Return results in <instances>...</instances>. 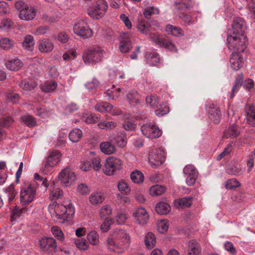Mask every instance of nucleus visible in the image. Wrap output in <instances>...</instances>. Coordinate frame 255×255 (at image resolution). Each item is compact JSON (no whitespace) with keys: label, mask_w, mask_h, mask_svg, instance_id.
I'll return each instance as SVG.
<instances>
[{"label":"nucleus","mask_w":255,"mask_h":255,"mask_svg":"<svg viewBox=\"0 0 255 255\" xmlns=\"http://www.w3.org/2000/svg\"><path fill=\"white\" fill-rule=\"evenodd\" d=\"M231 68L235 71L239 70L244 65V59L241 53L233 52L230 56Z\"/></svg>","instance_id":"nucleus-14"},{"label":"nucleus","mask_w":255,"mask_h":255,"mask_svg":"<svg viewBox=\"0 0 255 255\" xmlns=\"http://www.w3.org/2000/svg\"><path fill=\"white\" fill-rule=\"evenodd\" d=\"M159 13V9L158 8L153 6H148L145 8L143 11L144 18H149L153 14H157Z\"/></svg>","instance_id":"nucleus-44"},{"label":"nucleus","mask_w":255,"mask_h":255,"mask_svg":"<svg viewBox=\"0 0 255 255\" xmlns=\"http://www.w3.org/2000/svg\"><path fill=\"white\" fill-rule=\"evenodd\" d=\"M101 151L104 154L110 155L116 152V148L113 144L110 141H103L100 144Z\"/></svg>","instance_id":"nucleus-24"},{"label":"nucleus","mask_w":255,"mask_h":255,"mask_svg":"<svg viewBox=\"0 0 255 255\" xmlns=\"http://www.w3.org/2000/svg\"><path fill=\"white\" fill-rule=\"evenodd\" d=\"M131 180L135 183L139 184L143 181V174L139 170L133 171L130 174Z\"/></svg>","instance_id":"nucleus-39"},{"label":"nucleus","mask_w":255,"mask_h":255,"mask_svg":"<svg viewBox=\"0 0 255 255\" xmlns=\"http://www.w3.org/2000/svg\"><path fill=\"white\" fill-rule=\"evenodd\" d=\"M61 157V154L58 150L49 151L47 153V157L44 159L42 163L43 172L51 170L60 161Z\"/></svg>","instance_id":"nucleus-6"},{"label":"nucleus","mask_w":255,"mask_h":255,"mask_svg":"<svg viewBox=\"0 0 255 255\" xmlns=\"http://www.w3.org/2000/svg\"><path fill=\"white\" fill-rule=\"evenodd\" d=\"M73 31L75 34L83 38L90 37L93 33L92 30L88 26L85 20L77 19L73 26Z\"/></svg>","instance_id":"nucleus-7"},{"label":"nucleus","mask_w":255,"mask_h":255,"mask_svg":"<svg viewBox=\"0 0 255 255\" xmlns=\"http://www.w3.org/2000/svg\"><path fill=\"white\" fill-rule=\"evenodd\" d=\"M14 45L13 41L7 37L1 38L0 39V48L3 50L11 48Z\"/></svg>","instance_id":"nucleus-40"},{"label":"nucleus","mask_w":255,"mask_h":255,"mask_svg":"<svg viewBox=\"0 0 255 255\" xmlns=\"http://www.w3.org/2000/svg\"><path fill=\"white\" fill-rule=\"evenodd\" d=\"M174 5L177 10L184 11L192 6V2L191 0H176Z\"/></svg>","instance_id":"nucleus-26"},{"label":"nucleus","mask_w":255,"mask_h":255,"mask_svg":"<svg viewBox=\"0 0 255 255\" xmlns=\"http://www.w3.org/2000/svg\"><path fill=\"white\" fill-rule=\"evenodd\" d=\"M5 65L8 70L16 71L20 69L23 64L20 59L17 58H14L7 60Z\"/></svg>","instance_id":"nucleus-21"},{"label":"nucleus","mask_w":255,"mask_h":255,"mask_svg":"<svg viewBox=\"0 0 255 255\" xmlns=\"http://www.w3.org/2000/svg\"><path fill=\"white\" fill-rule=\"evenodd\" d=\"M41 249L44 252H52L57 247L56 240L53 238H43L39 240Z\"/></svg>","instance_id":"nucleus-12"},{"label":"nucleus","mask_w":255,"mask_h":255,"mask_svg":"<svg viewBox=\"0 0 255 255\" xmlns=\"http://www.w3.org/2000/svg\"><path fill=\"white\" fill-rule=\"evenodd\" d=\"M130 116L129 114H122V119L126 121L123 128H135L136 126V125L130 121Z\"/></svg>","instance_id":"nucleus-60"},{"label":"nucleus","mask_w":255,"mask_h":255,"mask_svg":"<svg viewBox=\"0 0 255 255\" xmlns=\"http://www.w3.org/2000/svg\"><path fill=\"white\" fill-rule=\"evenodd\" d=\"M89 200L92 205L100 204L104 200V195L101 192H93L89 196Z\"/></svg>","instance_id":"nucleus-28"},{"label":"nucleus","mask_w":255,"mask_h":255,"mask_svg":"<svg viewBox=\"0 0 255 255\" xmlns=\"http://www.w3.org/2000/svg\"><path fill=\"white\" fill-rule=\"evenodd\" d=\"M36 185L34 182L24 183L21 187L20 203L22 205H26L31 203L36 195Z\"/></svg>","instance_id":"nucleus-3"},{"label":"nucleus","mask_w":255,"mask_h":255,"mask_svg":"<svg viewBox=\"0 0 255 255\" xmlns=\"http://www.w3.org/2000/svg\"><path fill=\"white\" fill-rule=\"evenodd\" d=\"M145 56L148 59V62L151 65L154 66L159 62V56L156 52L147 53Z\"/></svg>","instance_id":"nucleus-42"},{"label":"nucleus","mask_w":255,"mask_h":255,"mask_svg":"<svg viewBox=\"0 0 255 255\" xmlns=\"http://www.w3.org/2000/svg\"><path fill=\"white\" fill-rule=\"evenodd\" d=\"M37 10L33 7L26 6L21 9L19 17L20 19L25 20L33 19L36 15Z\"/></svg>","instance_id":"nucleus-17"},{"label":"nucleus","mask_w":255,"mask_h":255,"mask_svg":"<svg viewBox=\"0 0 255 255\" xmlns=\"http://www.w3.org/2000/svg\"><path fill=\"white\" fill-rule=\"evenodd\" d=\"M130 238L123 230L115 229L111 232L106 240V245L110 251L122 253L129 245Z\"/></svg>","instance_id":"nucleus-1"},{"label":"nucleus","mask_w":255,"mask_h":255,"mask_svg":"<svg viewBox=\"0 0 255 255\" xmlns=\"http://www.w3.org/2000/svg\"><path fill=\"white\" fill-rule=\"evenodd\" d=\"M170 206L166 202H160L158 203L155 207V211L160 215H166L170 211Z\"/></svg>","instance_id":"nucleus-27"},{"label":"nucleus","mask_w":255,"mask_h":255,"mask_svg":"<svg viewBox=\"0 0 255 255\" xmlns=\"http://www.w3.org/2000/svg\"><path fill=\"white\" fill-rule=\"evenodd\" d=\"M21 121L29 128H33L36 126L35 119L30 115H25L21 117Z\"/></svg>","instance_id":"nucleus-38"},{"label":"nucleus","mask_w":255,"mask_h":255,"mask_svg":"<svg viewBox=\"0 0 255 255\" xmlns=\"http://www.w3.org/2000/svg\"><path fill=\"white\" fill-rule=\"evenodd\" d=\"M118 190L122 194L128 195L130 192V188L125 180H121L117 185Z\"/></svg>","instance_id":"nucleus-43"},{"label":"nucleus","mask_w":255,"mask_h":255,"mask_svg":"<svg viewBox=\"0 0 255 255\" xmlns=\"http://www.w3.org/2000/svg\"><path fill=\"white\" fill-rule=\"evenodd\" d=\"M36 83L32 79H26L21 81L19 87L25 90H31L36 86Z\"/></svg>","instance_id":"nucleus-36"},{"label":"nucleus","mask_w":255,"mask_h":255,"mask_svg":"<svg viewBox=\"0 0 255 255\" xmlns=\"http://www.w3.org/2000/svg\"><path fill=\"white\" fill-rule=\"evenodd\" d=\"M208 117L214 124H218L221 121V112L214 105H210L207 109Z\"/></svg>","instance_id":"nucleus-16"},{"label":"nucleus","mask_w":255,"mask_h":255,"mask_svg":"<svg viewBox=\"0 0 255 255\" xmlns=\"http://www.w3.org/2000/svg\"><path fill=\"white\" fill-rule=\"evenodd\" d=\"M165 30L175 36H181L184 35V31L181 28L171 24H167L165 26Z\"/></svg>","instance_id":"nucleus-30"},{"label":"nucleus","mask_w":255,"mask_h":255,"mask_svg":"<svg viewBox=\"0 0 255 255\" xmlns=\"http://www.w3.org/2000/svg\"><path fill=\"white\" fill-rule=\"evenodd\" d=\"M201 253V248L200 244L195 240L190 241L188 243V255H200Z\"/></svg>","instance_id":"nucleus-19"},{"label":"nucleus","mask_w":255,"mask_h":255,"mask_svg":"<svg viewBox=\"0 0 255 255\" xmlns=\"http://www.w3.org/2000/svg\"><path fill=\"white\" fill-rule=\"evenodd\" d=\"M51 232L53 235L60 241H63L64 239V234L61 229L57 226H54L51 228Z\"/></svg>","instance_id":"nucleus-54"},{"label":"nucleus","mask_w":255,"mask_h":255,"mask_svg":"<svg viewBox=\"0 0 255 255\" xmlns=\"http://www.w3.org/2000/svg\"><path fill=\"white\" fill-rule=\"evenodd\" d=\"M165 191L164 187L155 185L150 187L149 190L150 195L151 196H159L163 194Z\"/></svg>","instance_id":"nucleus-41"},{"label":"nucleus","mask_w":255,"mask_h":255,"mask_svg":"<svg viewBox=\"0 0 255 255\" xmlns=\"http://www.w3.org/2000/svg\"><path fill=\"white\" fill-rule=\"evenodd\" d=\"M247 123L252 127H255V107L250 104L247 105L244 109Z\"/></svg>","instance_id":"nucleus-18"},{"label":"nucleus","mask_w":255,"mask_h":255,"mask_svg":"<svg viewBox=\"0 0 255 255\" xmlns=\"http://www.w3.org/2000/svg\"><path fill=\"white\" fill-rule=\"evenodd\" d=\"M113 224V221L112 219H105V221L101 225L100 229L102 232L106 233L108 232L111 225Z\"/></svg>","instance_id":"nucleus-64"},{"label":"nucleus","mask_w":255,"mask_h":255,"mask_svg":"<svg viewBox=\"0 0 255 255\" xmlns=\"http://www.w3.org/2000/svg\"><path fill=\"white\" fill-rule=\"evenodd\" d=\"M149 38L150 41L159 45L160 46H161V45L162 43V42L164 39V38L159 36L156 33H150L149 34Z\"/></svg>","instance_id":"nucleus-56"},{"label":"nucleus","mask_w":255,"mask_h":255,"mask_svg":"<svg viewBox=\"0 0 255 255\" xmlns=\"http://www.w3.org/2000/svg\"><path fill=\"white\" fill-rule=\"evenodd\" d=\"M134 221L140 225L146 224L149 219V215L146 210L142 207L137 208L132 212Z\"/></svg>","instance_id":"nucleus-11"},{"label":"nucleus","mask_w":255,"mask_h":255,"mask_svg":"<svg viewBox=\"0 0 255 255\" xmlns=\"http://www.w3.org/2000/svg\"><path fill=\"white\" fill-rule=\"evenodd\" d=\"M59 177L61 184L66 187L70 186L76 179L75 173L68 167L61 171Z\"/></svg>","instance_id":"nucleus-10"},{"label":"nucleus","mask_w":255,"mask_h":255,"mask_svg":"<svg viewBox=\"0 0 255 255\" xmlns=\"http://www.w3.org/2000/svg\"><path fill=\"white\" fill-rule=\"evenodd\" d=\"M126 36V35H125ZM132 48V44L129 38L124 37L122 38L119 43V50L122 53H128Z\"/></svg>","instance_id":"nucleus-22"},{"label":"nucleus","mask_w":255,"mask_h":255,"mask_svg":"<svg viewBox=\"0 0 255 255\" xmlns=\"http://www.w3.org/2000/svg\"><path fill=\"white\" fill-rule=\"evenodd\" d=\"M14 121L10 117H6L0 119V128H9L12 126Z\"/></svg>","instance_id":"nucleus-50"},{"label":"nucleus","mask_w":255,"mask_h":255,"mask_svg":"<svg viewBox=\"0 0 255 255\" xmlns=\"http://www.w3.org/2000/svg\"><path fill=\"white\" fill-rule=\"evenodd\" d=\"M5 98L7 102L16 104L19 102V96L17 93L9 92L5 94Z\"/></svg>","instance_id":"nucleus-52"},{"label":"nucleus","mask_w":255,"mask_h":255,"mask_svg":"<svg viewBox=\"0 0 255 255\" xmlns=\"http://www.w3.org/2000/svg\"><path fill=\"white\" fill-rule=\"evenodd\" d=\"M127 97L129 103L132 106H135L139 103V96L136 92H129Z\"/></svg>","instance_id":"nucleus-47"},{"label":"nucleus","mask_w":255,"mask_h":255,"mask_svg":"<svg viewBox=\"0 0 255 255\" xmlns=\"http://www.w3.org/2000/svg\"><path fill=\"white\" fill-rule=\"evenodd\" d=\"M82 135V131L80 128H73L69 134V138L71 141L76 142L80 140Z\"/></svg>","instance_id":"nucleus-35"},{"label":"nucleus","mask_w":255,"mask_h":255,"mask_svg":"<svg viewBox=\"0 0 255 255\" xmlns=\"http://www.w3.org/2000/svg\"><path fill=\"white\" fill-rule=\"evenodd\" d=\"M165 152L161 148H154L150 152L148 161L153 167L161 165L165 160Z\"/></svg>","instance_id":"nucleus-8"},{"label":"nucleus","mask_w":255,"mask_h":255,"mask_svg":"<svg viewBox=\"0 0 255 255\" xmlns=\"http://www.w3.org/2000/svg\"><path fill=\"white\" fill-rule=\"evenodd\" d=\"M34 44L33 37L30 35H26L22 43L23 47L26 50L32 51Z\"/></svg>","instance_id":"nucleus-33"},{"label":"nucleus","mask_w":255,"mask_h":255,"mask_svg":"<svg viewBox=\"0 0 255 255\" xmlns=\"http://www.w3.org/2000/svg\"><path fill=\"white\" fill-rule=\"evenodd\" d=\"M192 197H187L181 198L179 201V205L182 207H189L192 202Z\"/></svg>","instance_id":"nucleus-63"},{"label":"nucleus","mask_w":255,"mask_h":255,"mask_svg":"<svg viewBox=\"0 0 255 255\" xmlns=\"http://www.w3.org/2000/svg\"><path fill=\"white\" fill-rule=\"evenodd\" d=\"M161 47H164L166 49L172 52L177 51V49L174 44L171 41L165 38L162 42Z\"/></svg>","instance_id":"nucleus-61"},{"label":"nucleus","mask_w":255,"mask_h":255,"mask_svg":"<svg viewBox=\"0 0 255 255\" xmlns=\"http://www.w3.org/2000/svg\"><path fill=\"white\" fill-rule=\"evenodd\" d=\"M112 108L113 106L107 102H100L95 106V110L100 113L109 112Z\"/></svg>","instance_id":"nucleus-31"},{"label":"nucleus","mask_w":255,"mask_h":255,"mask_svg":"<svg viewBox=\"0 0 255 255\" xmlns=\"http://www.w3.org/2000/svg\"><path fill=\"white\" fill-rule=\"evenodd\" d=\"M103 50L99 47H94L86 51L82 56L86 64H94L99 62L103 57Z\"/></svg>","instance_id":"nucleus-5"},{"label":"nucleus","mask_w":255,"mask_h":255,"mask_svg":"<svg viewBox=\"0 0 255 255\" xmlns=\"http://www.w3.org/2000/svg\"><path fill=\"white\" fill-rule=\"evenodd\" d=\"M156 108L157 109L155 111V114L158 117L163 116L169 112V108L165 104L160 105Z\"/></svg>","instance_id":"nucleus-45"},{"label":"nucleus","mask_w":255,"mask_h":255,"mask_svg":"<svg viewBox=\"0 0 255 255\" xmlns=\"http://www.w3.org/2000/svg\"><path fill=\"white\" fill-rule=\"evenodd\" d=\"M5 191L7 194L9 203H13L17 193L15 190L14 189V185L13 184L10 185L7 188H6Z\"/></svg>","instance_id":"nucleus-46"},{"label":"nucleus","mask_w":255,"mask_h":255,"mask_svg":"<svg viewBox=\"0 0 255 255\" xmlns=\"http://www.w3.org/2000/svg\"><path fill=\"white\" fill-rule=\"evenodd\" d=\"M76 246L80 250H86L88 248V243L85 240L78 239L75 241Z\"/></svg>","instance_id":"nucleus-62"},{"label":"nucleus","mask_w":255,"mask_h":255,"mask_svg":"<svg viewBox=\"0 0 255 255\" xmlns=\"http://www.w3.org/2000/svg\"><path fill=\"white\" fill-rule=\"evenodd\" d=\"M126 138V133L125 131H122L119 133L116 137H114V140L119 146L124 147L127 144Z\"/></svg>","instance_id":"nucleus-37"},{"label":"nucleus","mask_w":255,"mask_h":255,"mask_svg":"<svg viewBox=\"0 0 255 255\" xmlns=\"http://www.w3.org/2000/svg\"><path fill=\"white\" fill-rule=\"evenodd\" d=\"M122 165V161L119 158L110 157L107 158L105 164V173L107 175H112L116 170H120Z\"/></svg>","instance_id":"nucleus-9"},{"label":"nucleus","mask_w":255,"mask_h":255,"mask_svg":"<svg viewBox=\"0 0 255 255\" xmlns=\"http://www.w3.org/2000/svg\"><path fill=\"white\" fill-rule=\"evenodd\" d=\"M39 50L42 53L51 52L54 48V44L48 39H43L39 41L38 44Z\"/></svg>","instance_id":"nucleus-20"},{"label":"nucleus","mask_w":255,"mask_h":255,"mask_svg":"<svg viewBox=\"0 0 255 255\" xmlns=\"http://www.w3.org/2000/svg\"><path fill=\"white\" fill-rule=\"evenodd\" d=\"M157 227L158 232L160 233H164L168 229L167 221L166 220H161L158 222Z\"/></svg>","instance_id":"nucleus-59"},{"label":"nucleus","mask_w":255,"mask_h":255,"mask_svg":"<svg viewBox=\"0 0 255 255\" xmlns=\"http://www.w3.org/2000/svg\"><path fill=\"white\" fill-rule=\"evenodd\" d=\"M241 186L239 182L235 178L229 179L225 183V187L227 189H233Z\"/></svg>","instance_id":"nucleus-53"},{"label":"nucleus","mask_w":255,"mask_h":255,"mask_svg":"<svg viewBox=\"0 0 255 255\" xmlns=\"http://www.w3.org/2000/svg\"><path fill=\"white\" fill-rule=\"evenodd\" d=\"M183 173L186 175H191L192 174H198L197 169L191 164L187 165L183 169Z\"/></svg>","instance_id":"nucleus-58"},{"label":"nucleus","mask_w":255,"mask_h":255,"mask_svg":"<svg viewBox=\"0 0 255 255\" xmlns=\"http://www.w3.org/2000/svg\"><path fill=\"white\" fill-rule=\"evenodd\" d=\"M66 206L67 203H64V204H59L55 207V214L56 217L59 219L66 218L65 213H66Z\"/></svg>","instance_id":"nucleus-32"},{"label":"nucleus","mask_w":255,"mask_h":255,"mask_svg":"<svg viewBox=\"0 0 255 255\" xmlns=\"http://www.w3.org/2000/svg\"><path fill=\"white\" fill-rule=\"evenodd\" d=\"M246 25L244 20L241 17L234 18L232 24L233 34L245 35Z\"/></svg>","instance_id":"nucleus-13"},{"label":"nucleus","mask_w":255,"mask_h":255,"mask_svg":"<svg viewBox=\"0 0 255 255\" xmlns=\"http://www.w3.org/2000/svg\"><path fill=\"white\" fill-rule=\"evenodd\" d=\"M227 40L228 48L233 50V52H244L248 43L247 37L245 35L229 34Z\"/></svg>","instance_id":"nucleus-2"},{"label":"nucleus","mask_w":255,"mask_h":255,"mask_svg":"<svg viewBox=\"0 0 255 255\" xmlns=\"http://www.w3.org/2000/svg\"><path fill=\"white\" fill-rule=\"evenodd\" d=\"M100 119L99 116L96 114H87L85 117V121L88 124H94L97 122Z\"/></svg>","instance_id":"nucleus-57"},{"label":"nucleus","mask_w":255,"mask_h":255,"mask_svg":"<svg viewBox=\"0 0 255 255\" xmlns=\"http://www.w3.org/2000/svg\"><path fill=\"white\" fill-rule=\"evenodd\" d=\"M146 103L149 104L151 107L156 108L158 105V99L156 95H151L147 97L145 99Z\"/></svg>","instance_id":"nucleus-55"},{"label":"nucleus","mask_w":255,"mask_h":255,"mask_svg":"<svg viewBox=\"0 0 255 255\" xmlns=\"http://www.w3.org/2000/svg\"><path fill=\"white\" fill-rule=\"evenodd\" d=\"M243 78L244 75L242 73L238 75L232 88L231 93L230 95V99H233L234 97L235 94L239 91L240 87L243 84Z\"/></svg>","instance_id":"nucleus-25"},{"label":"nucleus","mask_w":255,"mask_h":255,"mask_svg":"<svg viewBox=\"0 0 255 255\" xmlns=\"http://www.w3.org/2000/svg\"><path fill=\"white\" fill-rule=\"evenodd\" d=\"M108 4L105 0H97L88 9L89 15L96 19L104 16L108 9Z\"/></svg>","instance_id":"nucleus-4"},{"label":"nucleus","mask_w":255,"mask_h":255,"mask_svg":"<svg viewBox=\"0 0 255 255\" xmlns=\"http://www.w3.org/2000/svg\"><path fill=\"white\" fill-rule=\"evenodd\" d=\"M156 238L154 235L151 233H148L144 238V244L146 248L151 249L154 247L156 244Z\"/></svg>","instance_id":"nucleus-29"},{"label":"nucleus","mask_w":255,"mask_h":255,"mask_svg":"<svg viewBox=\"0 0 255 255\" xmlns=\"http://www.w3.org/2000/svg\"><path fill=\"white\" fill-rule=\"evenodd\" d=\"M136 27L141 34L146 35L149 32L150 24L142 15L138 16L136 22Z\"/></svg>","instance_id":"nucleus-15"},{"label":"nucleus","mask_w":255,"mask_h":255,"mask_svg":"<svg viewBox=\"0 0 255 255\" xmlns=\"http://www.w3.org/2000/svg\"><path fill=\"white\" fill-rule=\"evenodd\" d=\"M13 22L9 18L2 19L0 24V29L3 31H8L13 25Z\"/></svg>","instance_id":"nucleus-51"},{"label":"nucleus","mask_w":255,"mask_h":255,"mask_svg":"<svg viewBox=\"0 0 255 255\" xmlns=\"http://www.w3.org/2000/svg\"><path fill=\"white\" fill-rule=\"evenodd\" d=\"M112 214V209L109 205H104L100 209V216L103 219H109L108 218Z\"/></svg>","instance_id":"nucleus-48"},{"label":"nucleus","mask_w":255,"mask_h":255,"mask_svg":"<svg viewBox=\"0 0 255 255\" xmlns=\"http://www.w3.org/2000/svg\"><path fill=\"white\" fill-rule=\"evenodd\" d=\"M57 84L53 81H47L41 85V89L42 91L46 93L51 92L56 89Z\"/></svg>","instance_id":"nucleus-34"},{"label":"nucleus","mask_w":255,"mask_h":255,"mask_svg":"<svg viewBox=\"0 0 255 255\" xmlns=\"http://www.w3.org/2000/svg\"><path fill=\"white\" fill-rule=\"evenodd\" d=\"M87 239L92 245H97L99 242V235L96 231H91L87 235Z\"/></svg>","instance_id":"nucleus-49"},{"label":"nucleus","mask_w":255,"mask_h":255,"mask_svg":"<svg viewBox=\"0 0 255 255\" xmlns=\"http://www.w3.org/2000/svg\"><path fill=\"white\" fill-rule=\"evenodd\" d=\"M140 130L148 138H157L162 134V131L160 128H140Z\"/></svg>","instance_id":"nucleus-23"}]
</instances>
